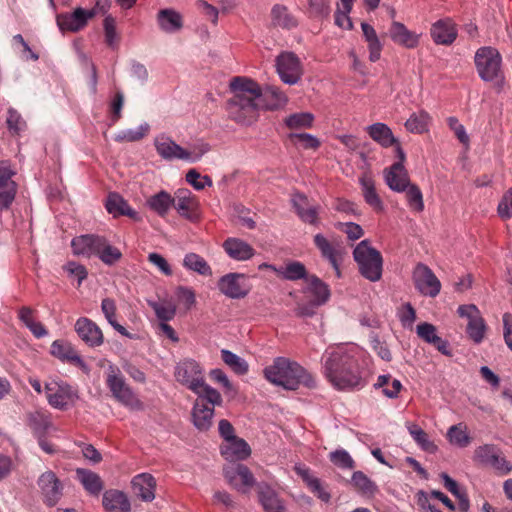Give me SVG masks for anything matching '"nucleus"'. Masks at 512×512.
Returning <instances> with one entry per match:
<instances>
[{"instance_id":"59","label":"nucleus","mask_w":512,"mask_h":512,"mask_svg":"<svg viewBox=\"0 0 512 512\" xmlns=\"http://www.w3.org/2000/svg\"><path fill=\"white\" fill-rule=\"evenodd\" d=\"M103 28L106 44L109 47L114 48L118 40V35L116 31V20L112 15L105 16L103 20Z\"/></svg>"},{"instance_id":"7","label":"nucleus","mask_w":512,"mask_h":512,"mask_svg":"<svg viewBox=\"0 0 512 512\" xmlns=\"http://www.w3.org/2000/svg\"><path fill=\"white\" fill-rule=\"evenodd\" d=\"M45 392L48 403L59 410H66L78 399L77 391L70 384L61 380H52L46 383Z\"/></svg>"},{"instance_id":"38","label":"nucleus","mask_w":512,"mask_h":512,"mask_svg":"<svg viewBox=\"0 0 512 512\" xmlns=\"http://www.w3.org/2000/svg\"><path fill=\"white\" fill-rule=\"evenodd\" d=\"M361 29L363 32L364 39L368 44L369 60L371 62H376L380 59L383 46L378 38L375 29L370 24L362 22Z\"/></svg>"},{"instance_id":"29","label":"nucleus","mask_w":512,"mask_h":512,"mask_svg":"<svg viewBox=\"0 0 512 512\" xmlns=\"http://www.w3.org/2000/svg\"><path fill=\"white\" fill-rule=\"evenodd\" d=\"M75 473L76 479L82 484L86 492L93 496H98L101 493L104 483L96 472L86 468H77Z\"/></svg>"},{"instance_id":"9","label":"nucleus","mask_w":512,"mask_h":512,"mask_svg":"<svg viewBox=\"0 0 512 512\" xmlns=\"http://www.w3.org/2000/svg\"><path fill=\"white\" fill-rule=\"evenodd\" d=\"M223 475L228 484L242 494H246L256 485L251 470L242 463H233L224 467Z\"/></svg>"},{"instance_id":"11","label":"nucleus","mask_w":512,"mask_h":512,"mask_svg":"<svg viewBox=\"0 0 512 512\" xmlns=\"http://www.w3.org/2000/svg\"><path fill=\"white\" fill-rule=\"evenodd\" d=\"M217 287L222 294L231 299H243L251 290L246 275L236 272L223 275L218 280Z\"/></svg>"},{"instance_id":"44","label":"nucleus","mask_w":512,"mask_h":512,"mask_svg":"<svg viewBox=\"0 0 512 512\" xmlns=\"http://www.w3.org/2000/svg\"><path fill=\"white\" fill-rule=\"evenodd\" d=\"M271 16L274 23L282 28L292 29L298 25L297 20L288 12L287 7L284 5H274L271 10Z\"/></svg>"},{"instance_id":"36","label":"nucleus","mask_w":512,"mask_h":512,"mask_svg":"<svg viewBox=\"0 0 512 512\" xmlns=\"http://www.w3.org/2000/svg\"><path fill=\"white\" fill-rule=\"evenodd\" d=\"M157 20L160 28L167 33L176 32L183 26L181 14L173 9L160 10Z\"/></svg>"},{"instance_id":"49","label":"nucleus","mask_w":512,"mask_h":512,"mask_svg":"<svg viewBox=\"0 0 512 512\" xmlns=\"http://www.w3.org/2000/svg\"><path fill=\"white\" fill-rule=\"evenodd\" d=\"M194 393L198 396L196 400H203L205 405L212 406L213 408L222 405L223 399L221 394L215 388L206 384L205 380L201 388L198 389V392Z\"/></svg>"},{"instance_id":"30","label":"nucleus","mask_w":512,"mask_h":512,"mask_svg":"<svg viewBox=\"0 0 512 512\" xmlns=\"http://www.w3.org/2000/svg\"><path fill=\"white\" fill-rule=\"evenodd\" d=\"M221 454L225 459H235L242 461L251 455V448L248 443L239 437L227 441V444L221 447Z\"/></svg>"},{"instance_id":"63","label":"nucleus","mask_w":512,"mask_h":512,"mask_svg":"<svg viewBox=\"0 0 512 512\" xmlns=\"http://www.w3.org/2000/svg\"><path fill=\"white\" fill-rule=\"evenodd\" d=\"M497 212L503 220L512 218V187L502 196Z\"/></svg>"},{"instance_id":"40","label":"nucleus","mask_w":512,"mask_h":512,"mask_svg":"<svg viewBox=\"0 0 512 512\" xmlns=\"http://www.w3.org/2000/svg\"><path fill=\"white\" fill-rule=\"evenodd\" d=\"M308 281L309 290L313 295L312 301L316 302V305L325 304L331 296L329 286L316 275H311Z\"/></svg>"},{"instance_id":"64","label":"nucleus","mask_w":512,"mask_h":512,"mask_svg":"<svg viewBox=\"0 0 512 512\" xmlns=\"http://www.w3.org/2000/svg\"><path fill=\"white\" fill-rule=\"evenodd\" d=\"M398 318L403 327H411L416 320V311L410 302L402 305L398 311Z\"/></svg>"},{"instance_id":"31","label":"nucleus","mask_w":512,"mask_h":512,"mask_svg":"<svg viewBox=\"0 0 512 512\" xmlns=\"http://www.w3.org/2000/svg\"><path fill=\"white\" fill-rule=\"evenodd\" d=\"M389 35L393 42L406 48H414L419 42L418 35L409 31L403 23L397 21L392 22Z\"/></svg>"},{"instance_id":"50","label":"nucleus","mask_w":512,"mask_h":512,"mask_svg":"<svg viewBox=\"0 0 512 512\" xmlns=\"http://www.w3.org/2000/svg\"><path fill=\"white\" fill-rule=\"evenodd\" d=\"M279 276L290 281L307 279V270L303 263L299 261H292L289 262L286 266L281 267Z\"/></svg>"},{"instance_id":"10","label":"nucleus","mask_w":512,"mask_h":512,"mask_svg":"<svg viewBox=\"0 0 512 512\" xmlns=\"http://www.w3.org/2000/svg\"><path fill=\"white\" fill-rule=\"evenodd\" d=\"M457 313L468 320L466 327L468 337L475 344H480L484 339L487 325L478 307L474 304L460 305Z\"/></svg>"},{"instance_id":"35","label":"nucleus","mask_w":512,"mask_h":512,"mask_svg":"<svg viewBox=\"0 0 512 512\" xmlns=\"http://www.w3.org/2000/svg\"><path fill=\"white\" fill-rule=\"evenodd\" d=\"M359 183L362 188V194L365 202L371 206L376 212H382L384 205L376 192L375 184L372 178L363 176L359 179Z\"/></svg>"},{"instance_id":"39","label":"nucleus","mask_w":512,"mask_h":512,"mask_svg":"<svg viewBox=\"0 0 512 512\" xmlns=\"http://www.w3.org/2000/svg\"><path fill=\"white\" fill-rule=\"evenodd\" d=\"M173 204L174 198L164 190L152 195L147 200L148 207L152 211L156 212L160 217H164L169 212Z\"/></svg>"},{"instance_id":"32","label":"nucleus","mask_w":512,"mask_h":512,"mask_svg":"<svg viewBox=\"0 0 512 512\" xmlns=\"http://www.w3.org/2000/svg\"><path fill=\"white\" fill-rule=\"evenodd\" d=\"M296 473L302 478L310 491L324 503H328L331 500V494L322 485L321 480L311 475L308 468H295Z\"/></svg>"},{"instance_id":"2","label":"nucleus","mask_w":512,"mask_h":512,"mask_svg":"<svg viewBox=\"0 0 512 512\" xmlns=\"http://www.w3.org/2000/svg\"><path fill=\"white\" fill-rule=\"evenodd\" d=\"M363 351L358 346H337L327 350L323 357V374L338 391H358L368 381L360 364Z\"/></svg>"},{"instance_id":"13","label":"nucleus","mask_w":512,"mask_h":512,"mask_svg":"<svg viewBox=\"0 0 512 512\" xmlns=\"http://www.w3.org/2000/svg\"><path fill=\"white\" fill-rule=\"evenodd\" d=\"M276 68L280 79L288 85L296 84L303 74L301 62L293 52H283L278 55Z\"/></svg>"},{"instance_id":"45","label":"nucleus","mask_w":512,"mask_h":512,"mask_svg":"<svg viewBox=\"0 0 512 512\" xmlns=\"http://www.w3.org/2000/svg\"><path fill=\"white\" fill-rule=\"evenodd\" d=\"M222 361L237 375H245L249 370L247 361L230 350H221Z\"/></svg>"},{"instance_id":"58","label":"nucleus","mask_w":512,"mask_h":512,"mask_svg":"<svg viewBox=\"0 0 512 512\" xmlns=\"http://www.w3.org/2000/svg\"><path fill=\"white\" fill-rule=\"evenodd\" d=\"M497 449L494 445L486 444L479 446L475 450V459L484 465H491L492 461H497Z\"/></svg>"},{"instance_id":"54","label":"nucleus","mask_w":512,"mask_h":512,"mask_svg":"<svg viewBox=\"0 0 512 512\" xmlns=\"http://www.w3.org/2000/svg\"><path fill=\"white\" fill-rule=\"evenodd\" d=\"M6 124L8 130L14 135H19L26 128L25 120L22 118L21 114L12 107L7 110Z\"/></svg>"},{"instance_id":"42","label":"nucleus","mask_w":512,"mask_h":512,"mask_svg":"<svg viewBox=\"0 0 512 512\" xmlns=\"http://www.w3.org/2000/svg\"><path fill=\"white\" fill-rule=\"evenodd\" d=\"M351 484L363 495L374 496L378 491V487L374 481H372L362 471H355L351 477Z\"/></svg>"},{"instance_id":"62","label":"nucleus","mask_w":512,"mask_h":512,"mask_svg":"<svg viewBox=\"0 0 512 512\" xmlns=\"http://www.w3.org/2000/svg\"><path fill=\"white\" fill-rule=\"evenodd\" d=\"M150 306L153 308L157 318L161 320V322H168L172 320L176 315V307L172 304L162 305L159 303H150Z\"/></svg>"},{"instance_id":"51","label":"nucleus","mask_w":512,"mask_h":512,"mask_svg":"<svg viewBox=\"0 0 512 512\" xmlns=\"http://www.w3.org/2000/svg\"><path fill=\"white\" fill-rule=\"evenodd\" d=\"M150 126L148 123H143L136 129H126L119 131L114 140L116 142H136L143 139L149 132Z\"/></svg>"},{"instance_id":"60","label":"nucleus","mask_w":512,"mask_h":512,"mask_svg":"<svg viewBox=\"0 0 512 512\" xmlns=\"http://www.w3.org/2000/svg\"><path fill=\"white\" fill-rule=\"evenodd\" d=\"M98 257L104 264L112 266L122 258V253L107 241Z\"/></svg>"},{"instance_id":"53","label":"nucleus","mask_w":512,"mask_h":512,"mask_svg":"<svg viewBox=\"0 0 512 512\" xmlns=\"http://www.w3.org/2000/svg\"><path fill=\"white\" fill-rule=\"evenodd\" d=\"M288 138L295 144L299 143L300 146L305 150H316L321 145L320 140L316 136L309 133L292 132L288 134Z\"/></svg>"},{"instance_id":"1","label":"nucleus","mask_w":512,"mask_h":512,"mask_svg":"<svg viewBox=\"0 0 512 512\" xmlns=\"http://www.w3.org/2000/svg\"><path fill=\"white\" fill-rule=\"evenodd\" d=\"M229 89L233 96L226 102V111L231 120L241 125L254 123L260 110H273L287 102L278 88L268 87L263 92L255 80L245 76L233 77Z\"/></svg>"},{"instance_id":"55","label":"nucleus","mask_w":512,"mask_h":512,"mask_svg":"<svg viewBox=\"0 0 512 512\" xmlns=\"http://www.w3.org/2000/svg\"><path fill=\"white\" fill-rule=\"evenodd\" d=\"M186 181L197 191L213 185L212 178L208 175H201L196 169H190L185 176Z\"/></svg>"},{"instance_id":"17","label":"nucleus","mask_w":512,"mask_h":512,"mask_svg":"<svg viewBox=\"0 0 512 512\" xmlns=\"http://www.w3.org/2000/svg\"><path fill=\"white\" fill-rule=\"evenodd\" d=\"M75 331L79 338L91 348H96L104 343V336L101 328L91 319L80 317L76 320Z\"/></svg>"},{"instance_id":"48","label":"nucleus","mask_w":512,"mask_h":512,"mask_svg":"<svg viewBox=\"0 0 512 512\" xmlns=\"http://www.w3.org/2000/svg\"><path fill=\"white\" fill-rule=\"evenodd\" d=\"M314 122V115L310 112H299L290 114L285 118V125L291 130L311 128Z\"/></svg>"},{"instance_id":"26","label":"nucleus","mask_w":512,"mask_h":512,"mask_svg":"<svg viewBox=\"0 0 512 512\" xmlns=\"http://www.w3.org/2000/svg\"><path fill=\"white\" fill-rule=\"evenodd\" d=\"M102 504L106 512H131V504L126 494L110 489L104 492Z\"/></svg>"},{"instance_id":"37","label":"nucleus","mask_w":512,"mask_h":512,"mask_svg":"<svg viewBox=\"0 0 512 512\" xmlns=\"http://www.w3.org/2000/svg\"><path fill=\"white\" fill-rule=\"evenodd\" d=\"M385 182L388 187L395 192H404L411 183L408 172L404 170H394L391 167L384 171Z\"/></svg>"},{"instance_id":"43","label":"nucleus","mask_w":512,"mask_h":512,"mask_svg":"<svg viewBox=\"0 0 512 512\" xmlns=\"http://www.w3.org/2000/svg\"><path fill=\"white\" fill-rule=\"evenodd\" d=\"M430 115L422 110L418 113H412L405 122L406 129L411 133L422 134L428 130Z\"/></svg>"},{"instance_id":"23","label":"nucleus","mask_w":512,"mask_h":512,"mask_svg":"<svg viewBox=\"0 0 512 512\" xmlns=\"http://www.w3.org/2000/svg\"><path fill=\"white\" fill-rule=\"evenodd\" d=\"M214 412V408L203 404V400H195L191 411L194 427L200 432L208 431L213 425Z\"/></svg>"},{"instance_id":"21","label":"nucleus","mask_w":512,"mask_h":512,"mask_svg":"<svg viewBox=\"0 0 512 512\" xmlns=\"http://www.w3.org/2000/svg\"><path fill=\"white\" fill-rule=\"evenodd\" d=\"M105 208L114 218L127 216L134 221H140L141 217L128 202L117 192H110L105 202Z\"/></svg>"},{"instance_id":"27","label":"nucleus","mask_w":512,"mask_h":512,"mask_svg":"<svg viewBox=\"0 0 512 512\" xmlns=\"http://www.w3.org/2000/svg\"><path fill=\"white\" fill-rule=\"evenodd\" d=\"M197 202L189 190H178L174 198V207L180 216L193 221L197 218Z\"/></svg>"},{"instance_id":"28","label":"nucleus","mask_w":512,"mask_h":512,"mask_svg":"<svg viewBox=\"0 0 512 512\" xmlns=\"http://www.w3.org/2000/svg\"><path fill=\"white\" fill-rule=\"evenodd\" d=\"M223 249L228 256L237 261H245L255 254L254 248L239 238H228L223 243Z\"/></svg>"},{"instance_id":"16","label":"nucleus","mask_w":512,"mask_h":512,"mask_svg":"<svg viewBox=\"0 0 512 512\" xmlns=\"http://www.w3.org/2000/svg\"><path fill=\"white\" fill-rule=\"evenodd\" d=\"M314 245L320 251L322 258L327 260L335 270L336 276L341 277L340 264L343 252L338 244L330 242L323 234L318 233L313 238Z\"/></svg>"},{"instance_id":"22","label":"nucleus","mask_w":512,"mask_h":512,"mask_svg":"<svg viewBox=\"0 0 512 512\" xmlns=\"http://www.w3.org/2000/svg\"><path fill=\"white\" fill-rule=\"evenodd\" d=\"M131 486L134 494L145 502L155 498L156 480L149 473H141L133 477Z\"/></svg>"},{"instance_id":"24","label":"nucleus","mask_w":512,"mask_h":512,"mask_svg":"<svg viewBox=\"0 0 512 512\" xmlns=\"http://www.w3.org/2000/svg\"><path fill=\"white\" fill-rule=\"evenodd\" d=\"M291 202L296 214L304 223L311 225L319 224L318 208L315 206L308 207V198L305 194L301 192L294 193Z\"/></svg>"},{"instance_id":"56","label":"nucleus","mask_w":512,"mask_h":512,"mask_svg":"<svg viewBox=\"0 0 512 512\" xmlns=\"http://www.w3.org/2000/svg\"><path fill=\"white\" fill-rule=\"evenodd\" d=\"M447 437L450 443L457 445L460 448L467 447L471 442V437L465 429L460 425H453L448 429Z\"/></svg>"},{"instance_id":"8","label":"nucleus","mask_w":512,"mask_h":512,"mask_svg":"<svg viewBox=\"0 0 512 512\" xmlns=\"http://www.w3.org/2000/svg\"><path fill=\"white\" fill-rule=\"evenodd\" d=\"M106 385L109 388L113 398L124 406H131L137 401L132 388L126 383L120 369L115 365H109Z\"/></svg>"},{"instance_id":"19","label":"nucleus","mask_w":512,"mask_h":512,"mask_svg":"<svg viewBox=\"0 0 512 512\" xmlns=\"http://www.w3.org/2000/svg\"><path fill=\"white\" fill-rule=\"evenodd\" d=\"M432 40L437 45H451L457 38V28L451 18L437 20L430 28Z\"/></svg>"},{"instance_id":"52","label":"nucleus","mask_w":512,"mask_h":512,"mask_svg":"<svg viewBox=\"0 0 512 512\" xmlns=\"http://www.w3.org/2000/svg\"><path fill=\"white\" fill-rule=\"evenodd\" d=\"M404 192H406L409 208L415 212H422L424 210V201L420 188L416 184L410 183Z\"/></svg>"},{"instance_id":"57","label":"nucleus","mask_w":512,"mask_h":512,"mask_svg":"<svg viewBox=\"0 0 512 512\" xmlns=\"http://www.w3.org/2000/svg\"><path fill=\"white\" fill-rule=\"evenodd\" d=\"M330 461L341 469H353L355 462L350 454L344 449H337L330 453Z\"/></svg>"},{"instance_id":"33","label":"nucleus","mask_w":512,"mask_h":512,"mask_svg":"<svg viewBox=\"0 0 512 512\" xmlns=\"http://www.w3.org/2000/svg\"><path fill=\"white\" fill-rule=\"evenodd\" d=\"M368 135L383 148L392 147L397 143L391 128L382 122H377L367 127Z\"/></svg>"},{"instance_id":"41","label":"nucleus","mask_w":512,"mask_h":512,"mask_svg":"<svg viewBox=\"0 0 512 512\" xmlns=\"http://www.w3.org/2000/svg\"><path fill=\"white\" fill-rule=\"evenodd\" d=\"M407 430L417 445L428 453H435L437 446L429 439L428 434L417 424L407 423Z\"/></svg>"},{"instance_id":"47","label":"nucleus","mask_w":512,"mask_h":512,"mask_svg":"<svg viewBox=\"0 0 512 512\" xmlns=\"http://www.w3.org/2000/svg\"><path fill=\"white\" fill-rule=\"evenodd\" d=\"M28 425L32 429L34 436L46 435L51 427V421L48 415L42 412H33L28 415Z\"/></svg>"},{"instance_id":"18","label":"nucleus","mask_w":512,"mask_h":512,"mask_svg":"<svg viewBox=\"0 0 512 512\" xmlns=\"http://www.w3.org/2000/svg\"><path fill=\"white\" fill-rule=\"evenodd\" d=\"M50 352L54 357L58 358L62 362L74 364L82 371L89 372V366L77 353L71 343L63 340H55L51 344Z\"/></svg>"},{"instance_id":"6","label":"nucleus","mask_w":512,"mask_h":512,"mask_svg":"<svg viewBox=\"0 0 512 512\" xmlns=\"http://www.w3.org/2000/svg\"><path fill=\"white\" fill-rule=\"evenodd\" d=\"M174 376L178 383L192 392H198L204 379V370L194 359L186 358L175 366Z\"/></svg>"},{"instance_id":"12","label":"nucleus","mask_w":512,"mask_h":512,"mask_svg":"<svg viewBox=\"0 0 512 512\" xmlns=\"http://www.w3.org/2000/svg\"><path fill=\"white\" fill-rule=\"evenodd\" d=\"M412 279L420 294L434 298L440 293L441 283L427 265L418 263L413 270Z\"/></svg>"},{"instance_id":"5","label":"nucleus","mask_w":512,"mask_h":512,"mask_svg":"<svg viewBox=\"0 0 512 512\" xmlns=\"http://www.w3.org/2000/svg\"><path fill=\"white\" fill-rule=\"evenodd\" d=\"M353 257L364 278L372 282L380 280L383 258L377 249L370 246L369 240L365 239L357 244L353 250Z\"/></svg>"},{"instance_id":"46","label":"nucleus","mask_w":512,"mask_h":512,"mask_svg":"<svg viewBox=\"0 0 512 512\" xmlns=\"http://www.w3.org/2000/svg\"><path fill=\"white\" fill-rule=\"evenodd\" d=\"M185 268L195 271L200 275L210 276L212 270L207 261L196 253H188L185 255L183 260Z\"/></svg>"},{"instance_id":"14","label":"nucleus","mask_w":512,"mask_h":512,"mask_svg":"<svg viewBox=\"0 0 512 512\" xmlns=\"http://www.w3.org/2000/svg\"><path fill=\"white\" fill-rule=\"evenodd\" d=\"M37 484L43 496V503L47 507L56 506L63 496V484L56 474L51 470L42 473Z\"/></svg>"},{"instance_id":"15","label":"nucleus","mask_w":512,"mask_h":512,"mask_svg":"<svg viewBox=\"0 0 512 512\" xmlns=\"http://www.w3.org/2000/svg\"><path fill=\"white\" fill-rule=\"evenodd\" d=\"M93 18V12H87V9L77 7L73 12H64L56 15V24L62 33L79 32L83 30L90 19Z\"/></svg>"},{"instance_id":"61","label":"nucleus","mask_w":512,"mask_h":512,"mask_svg":"<svg viewBox=\"0 0 512 512\" xmlns=\"http://www.w3.org/2000/svg\"><path fill=\"white\" fill-rule=\"evenodd\" d=\"M436 331V327L428 322L420 323L416 327L417 335L429 344H434L439 338Z\"/></svg>"},{"instance_id":"34","label":"nucleus","mask_w":512,"mask_h":512,"mask_svg":"<svg viewBox=\"0 0 512 512\" xmlns=\"http://www.w3.org/2000/svg\"><path fill=\"white\" fill-rule=\"evenodd\" d=\"M101 310L105 316L107 322L122 336L127 337L129 339H137V336L131 334L127 331V329L118 323L116 320V303L112 298H104L101 302Z\"/></svg>"},{"instance_id":"25","label":"nucleus","mask_w":512,"mask_h":512,"mask_svg":"<svg viewBox=\"0 0 512 512\" xmlns=\"http://www.w3.org/2000/svg\"><path fill=\"white\" fill-rule=\"evenodd\" d=\"M257 494L259 502L265 512H282L284 510L282 500L269 484L265 482L258 483Z\"/></svg>"},{"instance_id":"3","label":"nucleus","mask_w":512,"mask_h":512,"mask_svg":"<svg viewBox=\"0 0 512 512\" xmlns=\"http://www.w3.org/2000/svg\"><path fill=\"white\" fill-rule=\"evenodd\" d=\"M263 374L270 383L286 390H296L300 386L309 389L316 387L313 375L286 357H276L271 365L264 368Z\"/></svg>"},{"instance_id":"4","label":"nucleus","mask_w":512,"mask_h":512,"mask_svg":"<svg viewBox=\"0 0 512 512\" xmlns=\"http://www.w3.org/2000/svg\"><path fill=\"white\" fill-rule=\"evenodd\" d=\"M475 66L479 77L485 82H495L500 90L505 84L502 71V57L497 49L484 46L479 48L474 57Z\"/></svg>"},{"instance_id":"20","label":"nucleus","mask_w":512,"mask_h":512,"mask_svg":"<svg viewBox=\"0 0 512 512\" xmlns=\"http://www.w3.org/2000/svg\"><path fill=\"white\" fill-rule=\"evenodd\" d=\"M154 145L157 153L165 160H188L190 158V152L182 148L170 137L164 134L159 135L155 138Z\"/></svg>"}]
</instances>
